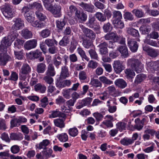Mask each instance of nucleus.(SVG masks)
Instances as JSON below:
<instances>
[{
    "mask_svg": "<svg viewBox=\"0 0 159 159\" xmlns=\"http://www.w3.org/2000/svg\"><path fill=\"white\" fill-rule=\"evenodd\" d=\"M120 143L123 145L128 146L132 144V143L131 139L125 137L122 139L120 141Z\"/></svg>",
    "mask_w": 159,
    "mask_h": 159,
    "instance_id": "79ce46f5",
    "label": "nucleus"
},
{
    "mask_svg": "<svg viewBox=\"0 0 159 159\" xmlns=\"http://www.w3.org/2000/svg\"><path fill=\"white\" fill-rule=\"evenodd\" d=\"M11 60V57L7 54H0V65L5 66L8 61Z\"/></svg>",
    "mask_w": 159,
    "mask_h": 159,
    "instance_id": "ddd939ff",
    "label": "nucleus"
},
{
    "mask_svg": "<svg viewBox=\"0 0 159 159\" xmlns=\"http://www.w3.org/2000/svg\"><path fill=\"white\" fill-rule=\"evenodd\" d=\"M65 25V23L63 20L56 21V26L59 30H62Z\"/></svg>",
    "mask_w": 159,
    "mask_h": 159,
    "instance_id": "0e129e2a",
    "label": "nucleus"
},
{
    "mask_svg": "<svg viewBox=\"0 0 159 159\" xmlns=\"http://www.w3.org/2000/svg\"><path fill=\"white\" fill-rule=\"evenodd\" d=\"M34 89L36 91H39L42 93H43L45 91L46 88L44 85L39 83L34 86Z\"/></svg>",
    "mask_w": 159,
    "mask_h": 159,
    "instance_id": "473e14b6",
    "label": "nucleus"
},
{
    "mask_svg": "<svg viewBox=\"0 0 159 159\" xmlns=\"http://www.w3.org/2000/svg\"><path fill=\"white\" fill-rule=\"evenodd\" d=\"M18 36L19 34L16 32H13L9 34L7 37H4L1 41L0 50L2 52L6 51L7 48L11 45L12 42Z\"/></svg>",
    "mask_w": 159,
    "mask_h": 159,
    "instance_id": "f257e3e1",
    "label": "nucleus"
},
{
    "mask_svg": "<svg viewBox=\"0 0 159 159\" xmlns=\"http://www.w3.org/2000/svg\"><path fill=\"white\" fill-rule=\"evenodd\" d=\"M102 28L104 31L105 32H107L111 30L112 29V26L111 24L109 22L104 24Z\"/></svg>",
    "mask_w": 159,
    "mask_h": 159,
    "instance_id": "69168bd1",
    "label": "nucleus"
},
{
    "mask_svg": "<svg viewBox=\"0 0 159 159\" xmlns=\"http://www.w3.org/2000/svg\"><path fill=\"white\" fill-rule=\"evenodd\" d=\"M4 16L7 18H12L14 16V12L12 6L9 4L6 3L1 9Z\"/></svg>",
    "mask_w": 159,
    "mask_h": 159,
    "instance_id": "7ed1b4c3",
    "label": "nucleus"
},
{
    "mask_svg": "<svg viewBox=\"0 0 159 159\" xmlns=\"http://www.w3.org/2000/svg\"><path fill=\"white\" fill-rule=\"evenodd\" d=\"M52 76L46 75L43 78V80L47 84H52L53 83V79L52 77Z\"/></svg>",
    "mask_w": 159,
    "mask_h": 159,
    "instance_id": "4d7b16f0",
    "label": "nucleus"
},
{
    "mask_svg": "<svg viewBox=\"0 0 159 159\" xmlns=\"http://www.w3.org/2000/svg\"><path fill=\"white\" fill-rule=\"evenodd\" d=\"M55 74L56 72L54 66L52 64H49L48 66L47 70L46 73V75L53 76Z\"/></svg>",
    "mask_w": 159,
    "mask_h": 159,
    "instance_id": "393cba45",
    "label": "nucleus"
},
{
    "mask_svg": "<svg viewBox=\"0 0 159 159\" xmlns=\"http://www.w3.org/2000/svg\"><path fill=\"white\" fill-rule=\"evenodd\" d=\"M42 53V52L39 50H36L29 53L28 55L31 59H34L40 57Z\"/></svg>",
    "mask_w": 159,
    "mask_h": 159,
    "instance_id": "a211bd4d",
    "label": "nucleus"
},
{
    "mask_svg": "<svg viewBox=\"0 0 159 159\" xmlns=\"http://www.w3.org/2000/svg\"><path fill=\"white\" fill-rule=\"evenodd\" d=\"M79 5L83 8L84 10L87 11L92 12L93 10L94 7L93 6L90 5L83 2L81 3Z\"/></svg>",
    "mask_w": 159,
    "mask_h": 159,
    "instance_id": "cd10ccee",
    "label": "nucleus"
},
{
    "mask_svg": "<svg viewBox=\"0 0 159 159\" xmlns=\"http://www.w3.org/2000/svg\"><path fill=\"white\" fill-rule=\"evenodd\" d=\"M50 144V141L48 139L43 140L39 144L38 148L39 149H43V150L47 149L46 147Z\"/></svg>",
    "mask_w": 159,
    "mask_h": 159,
    "instance_id": "c756f323",
    "label": "nucleus"
},
{
    "mask_svg": "<svg viewBox=\"0 0 159 159\" xmlns=\"http://www.w3.org/2000/svg\"><path fill=\"white\" fill-rule=\"evenodd\" d=\"M87 75L85 72L84 71H80L79 74V77L80 80H84L87 78Z\"/></svg>",
    "mask_w": 159,
    "mask_h": 159,
    "instance_id": "774afa93",
    "label": "nucleus"
},
{
    "mask_svg": "<svg viewBox=\"0 0 159 159\" xmlns=\"http://www.w3.org/2000/svg\"><path fill=\"white\" fill-rule=\"evenodd\" d=\"M66 118H63V119L58 118L54 120V123L55 125L61 129L64 128L65 126L64 121Z\"/></svg>",
    "mask_w": 159,
    "mask_h": 159,
    "instance_id": "f3484780",
    "label": "nucleus"
},
{
    "mask_svg": "<svg viewBox=\"0 0 159 159\" xmlns=\"http://www.w3.org/2000/svg\"><path fill=\"white\" fill-rule=\"evenodd\" d=\"M114 84L118 87L122 89L125 88L127 86V83L122 79L116 80L114 82Z\"/></svg>",
    "mask_w": 159,
    "mask_h": 159,
    "instance_id": "2eb2a0df",
    "label": "nucleus"
},
{
    "mask_svg": "<svg viewBox=\"0 0 159 159\" xmlns=\"http://www.w3.org/2000/svg\"><path fill=\"white\" fill-rule=\"evenodd\" d=\"M75 16L78 18L79 20L84 21L87 18V15L84 12H80V11H76L75 12Z\"/></svg>",
    "mask_w": 159,
    "mask_h": 159,
    "instance_id": "4be33fe9",
    "label": "nucleus"
},
{
    "mask_svg": "<svg viewBox=\"0 0 159 159\" xmlns=\"http://www.w3.org/2000/svg\"><path fill=\"white\" fill-rule=\"evenodd\" d=\"M117 51H119L121 53V56L124 58H126L128 57L129 53L128 50L126 45H121L117 48Z\"/></svg>",
    "mask_w": 159,
    "mask_h": 159,
    "instance_id": "1a4fd4ad",
    "label": "nucleus"
},
{
    "mask_svg": "<svg viewBox=\"0 0 159 159\" xmlns=\"http://www.w3.org/2000/svg\"><path fill=\"white\" fill-rule=\"evenodd\" d=\"M90 84L93 87L100 89L102 87L101 82L98 79L92 78L91 79Z\"/></svg>",
    "mask_w": 159,
    "mask_h": 159,
    "instance_id": "5701e85b",
    "label": "nucleus"
},
{
    "mask_svg": "<svg viewBox=\"0 0 159 159\" xmlns=\"http://www.w3.org/2000/svg\"><path fill=\"white\" fill-rule=\"evenodd\" d=\"M113 66L114 71L117 74L120 73L125 68L119 60L114 61Z\"/></svg>",
    "mask_w": 159,
    "mask_h": 159,
    "instance_id": "0eeeda50",
    "label": "nucleus"
},
{
    "mask_svg": "<svg viewBox=\"0 0 159 159\" xmlns=\"http://www.w3.org/2000/svg\"><path fill=\"white\" fill-rule=\"evenodd\" d=\"M31 25L33 26L36 28H42L45 26V24L44 23L37 20L34 22L33 21Z\"/></svg>",
    "mask_w": 159,
    "mask_h": 159,
    "instance_id": "72a5a7b5",
    "label": "nucleus"
},
{
    "mask_svg": "<svg viewBox=\"0 0 159 159\" xmlns=\"http://www.w3.org/2000/svg\"><path fill=\"white\" fill-rule=\"evenodd\" d=\"M139 30L142 34H146L150 31L151 28L149 25H143L140 27Z\"/></svg>",
    "mask_w": 159,
    "mask_h": 159,
    "instance_id": "2f4dec72",
    "label": "nucleus"
},
{
    "mask_svg": "<svg viewBox=\"0 0 159 159\" xmlns=\"http://www.w3.org/2000/svg\"><path fill=\"white\" fill-rule=\"evenodd\" d=\"M28 82L29 80L28 79H27V81H26L20 80L19 83V87L22 89L26 88Z\"/></svg>",
    "mask_w": 159,
    "mask_h": 159,
    "instance_id": "338daca9",
    "label": "nucleus"
},
{
    "mask_svg": "<svg viewBox=\"0 0 159 159\" xmlns=\"http://www.w3.org/2000/svg\"><path fill=\"white\" fill-rule=\"evenodd\" d=\"M72 91L70 89L63 90L62 94L63 96L66 99H69L70 98V95Z\"/></svg>",
    "mask_w": 159,
    "mask_h": 159,
    "instance_id": "5fc2aeb1",
    "label": "nucleus"
},
{
    "mask_svg": "<svg viewBox=\"0 0 159 159\" xmlns=\"http://www.w3.org/2000/svg\"><path fill=\"white\" fill-rule=\"evenodd\" d=\"M14 23L12 28L14 30H18L22 28L24 26L23 21L19 18L13 20Z\"/></svg>",
    "mask_w": 159,
    "mask_h": 159,
    "instance_id": "6e6552de",
    "label": "nucleus"
},
{
    "mask_svg": "<svg viewBox=\"0 0 159 159\" xmlns=\"http://www.w3.org/2000/svg\"><path fill=\"white\" fill-rule=\"evenodd\" d=\"M52 150L51 148H48V149H45L42 152L43 157L46 158L49 157L52 154Z\"/></svg>",
    "mask_w": 159,
    "mask_h": 159,
    "instance_id": "603ef678",
    "label": "nucleus"
},
{
    "mask_svg": "<svg viewBox=\"0 0 159 159\" xmlns=\"http://www.w3.org/2000/svg\"><path fill=\"white\" fill-rule=\"evenodd\" d=\"M51 33V31L48 29H45L42 30L40 33V36L43 38H45L48 37Z\"/></svg>",
    "mask_w": 159,
    "mask_h": 159,
    "instance_id": "de8ad7c7",
    "label": "nucleus"
},
{
    "mask_svg": "<svg viewBox=\"0 0 159 159\" xmlns=\"http://www.w3.org/2000/svg\"><path fill=\"white\" fill-rule=\"evenodd\" d=\"M69 39L68 37H64L59 42V44L61 46H66L69 43Z\"/></svg>",
    "mask_w": 159,
    "mask_h": 159,
    "instance_id": "864d4df0",
    "label": "nucleus"
},
{
    "mask_svg": "<svg viewBox=\"0 0 159 159\" xmlns=\"http://www.w3.org/2000/svg\"><path fill=\"white\" fill-rule=\"evenodd\" d=\"M37 41L33 39L27 41L24 45L25 48L27 50H30L35 48L36 46Z\"/></svg>",
    "mask_w": 159,
    "mask_h": 159,
    "instance_id": "9d476101",
    "label": "nucleus"
},
{
    "mask_svg": "<svg viewBox=\"0 0 159 159\" xmlns=\"http://www.w3.org/2000/svg\"><path fill=\"white\" fill-rule=\"evenodd\" d=\"M58 138L61 142H65L68 140V136L66 133H62L58 136Z\"/></svg>",
    "mask_w": 159,
    "mask_h": 159,
    "instance_id": "37998d69",
    "label": "nucleus"
},
{
    "mask_svg": "<svg viewBox=\"0 0 159 159\" xmlns=\"http://www.w3.org/2000/svg\"><path fill=\"white\" fill-rule=\"evenodd\" d=\"M99 80L101 82L107 84H113V82L110 80L108 79L106 77L104 76L100 77Z\"/></svg>",
    "mask_w": 159,
    "mask_h": 159,
    "instance_id": "ea45409f",
    "label": "nucleus"
},
{
    "mask_svg": "<svg viewBox=\"0 0 159 159\" xmlns=\"http://www.w3.org/2000/svg\"><path fill=\"white\" fill-rule=\"evenodd\" d=\"M46 66L43 63H39L37 66L36 70L39 73H43L46 70Z\"/></svg>",
    "mask_w": 159,
    "mask_h": 159,
    "instance_id": "c85d7f7f",
    "label": "nucleus"
},
{
    "mask_svg": "<svg viewBox=\"0 0 159 159\" xmlns=\"http://www.w3.org/2000/svg\"><path fill=\"white\" fill-rule=\"evenodd\" d=\"M50 113L51 114L49 115L50 118H54L57 117H61L62 118H65L66 117L65 114L61 113L57 109L51 111Z\"/></svg>",
    "mask_w": 159,
    "mask_h": 159,
    "instance_id": "f8f14e48",
    "label": "nucleus"
},
{
    "mask_svg": "<svg viewBox=\"0 0 159 159\" xmlns=\"http://www.w3.org/2000/svg\"><path fill=\"white\" fill-rule=\"evenodd\" d=\"M113 18L114 19H121L122 16L120 11H115L113 12Z\"/></svg>",
    "mask_w": 159,
    "mask_h": 159,
    "instance_id": "13d9d810",
    "label": "nucleus"
},
{
    "mask_svg": "<svg viewBox=\"0 0 159 159\" xmlns=\"http://www.w3.org/2000/svg\"><path fill=\"white\" fill-rule=\"evenodd\" d=\"M126 124L124 122H120L116 124L117 128L120 131L125 129Z\"/></svg>",
    "mask_w": 159,
    "mask_h": 159,
    "instance_id": "052dcab7",
    "label": "nucleus"
},
{
    "mask_svg": "<svg viewBox=\"0 0 159 159\" xmlns=\"http://www.w3.org/2000/svg\"><path fill=\"white\" fill-rule=\"evenodd\" d=\"M92 100V98H87L82 100L77 107V108L80 109L84 106L89 105Z\"/></svg>",
    "mask_w": 159,
    "mask_h": 159,
    "instance_id": "4468645a",
    "label": "nucleus"
},
{
    "mask_svg": "<svg viewBox=\"0 0 159 159\" xmlns=\"http://www.w3.org/2000/svg\"><path fill=\"white\" fill-rule=\"evenodd\" d=\"M19 79L21 81H27V79L29 76V74L23 73L21 71H20L19 73Z\"/></svg>",
    "mask_w": 159,
    "mask_h": 159,
    "instance_id": "680f3d73",
    "label": "nucleus"
},
{
    "mask_svg": "<svg viewBox=\"0 0 159 159\" xmlns=\"http://www.w3.org/2000/svg\"><path fill=\"white\" fill-rule=\"evenodd\" d=\"M21 34L25 39H30L33 36L32 32L27 29H24L22 30Z\"/></svg>",
    "mask_w": 159,
    "mask_h": 159,
    "instance_id": "6ab92c4d",
    "label": "nucleus"
},
{
    "mask_svg": "<svg viewBox=\"0 0 159 159\" xmlns=\"http://www.w3.org/2000/svg\"><path fill=\"white\" fill-rule=\"evenodd\" d=\"M71 84V83L70 80H66L60 82L57 86L60 88H62L66 86H69Z\"/></svg>",
    "mask_w": 159,
    "mask_h": 159,
    "instance_id": "58836bf2",
    "label": "nucleus"
},
{
    "mask_svg": "<svg viewBox=\"0 0 159 159\" xmlns=\"http://www.w3.org/2000/svg\"><path fill=\"white\" fill-rule=\"evenodd\" d=\"M147 70L149 72H153L159 70V61H150L147 63Z\"/></svg>",
    "mask_w": 159,
    "mask_h": 159,
    "instance_id": "20e7f679",
    "label": "nucleus"
},
{
    "mask_svg": "<svg viewBox=\"0 0 159 159\" xmlns=\"http://www.w3.org/2000/svg\"><path fill=\"white\" fill-rule=\"evenodd\" d=\"M30 9H35L36 11H43V8L41 3L37 2H35L29 5Z\"/></svg>",
    "mask_w": 159,
    "mask_h": 159,
    "instance_id": "aec40b11",
    "label": "nucleus"
},
{
    "mask_svg": "<svg viewBox=\"0 0 159 159\" xmlns=\"http://www.w3.org/2000/svg\"><path fill=\"white\" fill-rule=\"evenodd\" d=\"M128 44L130 50L133 52H135L137 50L138 46L137 42L134 39H129L128 41Z\"/></svg>",
    "mask_w": 159,
    "mask_h": 159,
    "instance_id": "9b49d317",
    "label": "nucleus"
},
{
    "mask_svg": "<svg viewBox=\"0 0 159 159\" xmlns=\"http://www.w3.org/2000/svg\"><path fill=\"white\" fill-rule=\"evenodd\" d=\"M82 44L84 48H89L92 46L93 43L91 40L85 39L83 40Z\"/></svg>",
    "mask_w": 159,
    "mask_h": 159,
    "instance_id": "4c0bfd02",
    "label": "nucleus"
},
{
    "mask_svg": "<svg viewBox=\"0 0 159 159\" xmlns=\"http://www.w3.org/2000/svg\"><path fill=\"white\" fill-rule=\"evenodd\" d=\"M132 13L137 18H140L144 16V13L141 9H134L132 11Z\"/></svg>",
    "mask_w": 159,
    "mask_h": 159,
    "instance_id": "a878e982",
    "label": "nucleus"
},
{
    "mask_svg": "<svg viewBox=\"0 0 159 159\" xmlns=\"http://www.w3.org/2000/svg\"><path fill=\"white\" fill-rule=\"evenodd\" d=\"M80 26L86 37L91 40H94L95 39L96 34L93 31L85 28L82 25H80Z\"/></svg>",
    "mask_w": 159,
    "mask_h": 159,
    "instance_id": "423d86ee",
    "label": "nucleus"
},
{
    "mask_svg": "<svg viewBox=\"0 0 159 159\" xmlns=\"http://www.w3.org/2000/svg\"><path fill=\"white\" fill-rule=\"evenodd\" d=\"M125 72L127 78H132L135 75V74L133 70L129 69H127L125 70Z\"/></svg>",
    "mask_w": 159,
    "mask_h": 159,
    "instance_id": "c03bdc74",
    "label": "nucleus"
},
{
    "mask_svg": "<svg viewBox=\"0 0 159 159\" xmlns=\"http://www.w3.org/2000/svg\"><path fill=\"white\" fill-rule=\"evenodd\" d=\"M24 43V41L20 39H17L14 42L15 47L18 48H21Z\"/></svg>",
    "mask_w": 159,
    "mask_h": 159,
    "instance_id": "e2e57ef3",
    "label": "nucleus"
},
{
    "mask_svg": "<svg viewBox=\"0 0 159 159\" xmlns=\"http://www.w3.org/2000/svg\"><path fill=\"white\" fill-rule=\"evenodd\" d=\"M31 70V69L29 65L27 64H24L22 66L20 71L29 74Z\"/></svg>",
    "mask_w": 159,
    "mask_h": 159,
    "instance_id": "7c9ffc66",
    "label": "nucleus"
},
{
    "mask_svg": "<svg viewBox=\"0 0 159 159\" xmlns=\"http://www.w3.org/2000/svg\"><path fill=\"white\" fill-rule=\"evenodd\" d=\"M45 42L48 47H52L54 44H57V42L54 39H47L45 40Z\"/></svg>",
    "mask_w": 159,
    "mask_h": 159,
    "instance_id": "a18cd8bd",
    "label": "nucleus"
},
{
    "mask_svg": "<svg viewBox=\"0 0 159 159\" xmlns=\"http://www.w3.org/2000/svg\"><path fill=\"white\" fill-rule=\"evenodd\" d=\"M113 24L117 28L122 29L124 27V24L121 19H114Z\"/></svg>",
    "mask_w": 159,
    "mask_h": 159,
    "instance_id": "412c9836",
    "label": "nucleus"
},
{
    "mask_svg": "<svg viewBox=\"0 0 159 159\" xmlns=\"http://www.w3.org/2000/svg\"><path fill=\"white\" fill-rule=\"evenodd\" d=\"M46 9L52 12L56 17H59L61 15V7L60 6L56 5L53 7L51 4V6L48 7V8Z\"/></svg>",
    "mask_w": 159,
    "mask_h": 159,
    "instance_id": "39448f33",
    "label": "nucleus"
},
{
    "mask_svg": "<svg viewBox=\"0 0 159 159\" xmlns=\"http://www.w3.org/2000/svg\"><path fill=\"white\" fill-rule=\"evenodd\" d=\"M135 122L136 124L134 125V128L138 130L141 129L143 127V125L139 119L137 118L135 119Z\"/></svg>",
    "mask_w": 159,
    "mask_h": 159,
    "instance_id": "8fccbe9b",
    "label": "nucleus"
},
{
    "mask_svg": "<svg viewBox=\"0 0 159 159\" xmlns=\"http://www.w3.org/2000/svg\"><path fill=\"white\" fill-rule=\"evenodd\" d=\"M89 52L92 59L96 60H98V55L95 50L91 49L89 50Z\"/></svg>",
    "mask_w": 159,
    "mask_h": 159,
    "instance_id": "3c124183",
    "label": "nucleus"
},
{
    "mask_svg": "<svg viewBox=\"0 0 159 159\" xmlns=\"http://www.w3.org/2000/svg\"><path fill=\"white\" fill-rule=\"evenodd\" d=\"M0 138L6 142L9 143L10 141V139L9 138L8 134L6 132L3 133L1 134Z\"/></svg>",
    "mask_w": 159,
    "mask_h": 159,
    "instance_id": "bf43d9fd",
    "label": "nucleus"
},
{
    "mask_svg": "<svg viewBox=\"0 0 159 159\" xmlns=\"http://www.w3.org/2000/svg\"><path fill=\"white\" fill-rule=\"evenodd\" d=\"M144 42L153 47L158 48L157 43L156 41L150 39H146L144 40Z\"/></svg>",
    "mask_w": 159,
    "mask_h": 159,
    "instance_id": "c9c22d12",
    "label": "nucleus"
},
{
    "mask_svg": "<svg viewBox=\"0 0 159 159\" xmlns=\"http://www.w3.org/2000/svg\"><path fill=\"white\" fill-rule=\"evenodd\" d=\"M148 55L152 57H155L159 55L157 50L151 48L148 53Z\"/></svg>",
    "mask_w": 159,
    "mask_h": 159,
    "instance_id": "e433bc0d",
    "label": "nucleus"
},
{
    "mask_svg": "<svg viewBox=\"0 0 159 159\" xmlns=\"http://www.w3.org/2000/svg\"><path fill=\"white\" fill-rule=\"evenodd\" d=\"M96 18L100 21H104L106 20V17L101 13L97 12L96 14Z\"/></svg>",
    "mask_w": 159,
    "mask_h": 159,
    "instance_id": "6e6d98bb",
    "label": "nucleus"
},
{
    "mask_svg": "<svg viewBox=\"0 0 159 159\" xmlns=\"http://www.w3.org/2000/svg\"><path fill=\"white\" fill-rule=\"evenodd\" d=\"M69 134L71 136L75 137L78 134V130L76 127L70 129L68 130Z\"/></svg>",
    "mask_w": 159,
    "mask_h": 159,
    "instance_id": "a19ab883",
    "label": "nucleus"
},
{
    "mask_svg": "<svg viewBox=\"0 0 159 159\" xmlns=\"http://www.w3.org/2000/svg\"><path fill=\"white\" fill-rule=\"evenodd\" d=\"M127 31L128 34L133 36L134 37H137L139 34L138 30L132 28H127Z\"/></svg>",
    "mask_w": 159,
    "mask_h": 159,
    "instance_id": "f704fd0d",
    "label": "nucleus"
},
{
    "mask_svg": "<svg viewBox=\"0 0 159 159\" xmlns=\"http://www.w3.org/2000/svg\"><path fill=\"white\" fill-rule=\"evenodd\" d=\"M10 139L12 140L20 141L23 139V136L22 134L12 133L10 134Z\"/></svg>",
    "mask_w": 159,
    "mask_h": 159,
    "instance_id": "bb28decb",
    "label": "nucleus"
},
{
    "mask_svg": "<svg viewBox=\"0 0 159 159\" xmlns=\"http://www.w3.org/2000/svg\"><path fill=\"white\" fill-rule=\"evenodd\" d=\"M144 76V75L143 74H141L138 75L136 77L134 82L135 85H137L138 84H139L142 82Z\"/></svg>",
    "mask_w": 159,
    "mask_h": 159,
    "instance_id": "09e8293b",
    "label": "nucleus"
},
{
    "mask_svg": "<svg viewBox=\"0 0 159 159\" xmlns=\"http://www.w3.org/2000/svg\"><path fill=\"white\" fill-rule=\"evenodd\" d=\"M69 75L70 74L67 67L66 66H62L61 68L60 78L61 79H65L68 77Z\"/></svg>",
    "mask_w": 159,
    "mask_h": 159,
    "instance_id": "dca6fc26",
    "label": "nucleus"
},
{
    "mask_svg": "<svg viewBox=\"0 0 159 159\" xmlns=\"http://www.w3.org/2000/svg\"><path fill=\"white\" fill-rule=\"evenodd\" d=\"M104 37L106 40L113 39L115 42L116 41L115 39L117 40L118 38V37L116 34L112 32L106 34L105 35Z\"/></svg>",
    "mask_w": 159,
    "mask_h": 159,
    "instance_id": "b1692460",
    "label": "nucleus"
},
{
    "mask_svg": "<svg viewBox=\"0 0 159 159\" xmlns=\"http://www.w3.org/2000/svg\"><path fill=\"white\" fill-rule=\"evenodd\" d=\"M128 63L137 73L141 72L143 68V65L137 59H129Z\"/></svg>",
    "mask_w": 159,
    "mask_h": 159,
    "instance_id": "f03ea898",
    "label": "nucleus"
},
{
    "mask_svg": "<svg viewBox=\"0 0 159 159\" xmlns=\"http://www.w3.org/2000/svg\"><path fill=\"white\" fill-rule=\"evenodd\" d=\"M43 11H36L35 14L37 17L40 20L43 21L46 19V17L45 15L42 13Z\"/></svg>",
    "mask_w": 159,
    "mask_h": 159,
    "instance_id": "49530a36",
    "label": "nucleus"
}]
</instances>
